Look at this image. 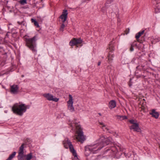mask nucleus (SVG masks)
<instances>
[{"label":"nucleus","mask_w":160,"mask_h":160,"mask_svg":"<svg viewBox=\"0 0 160 160\" xmlns=\"http://www.w3.org/2000/svg\"><path fill=\"white\" fill-rule=\"evenodd\" d=\"M29 105H26L22 102L14 103L12 107V111L13 113L20 116H22L29 108Z\"/></svg>","instance_id":"obj_1"},{"label":"nucleus","mask_w":160,"mask_h":160,"mask_svg":"<svg viewBox=\"0 0 160 160\" xmlns=\"http://www.w3.org/2000/svg\"><path fill=\"white\" fill-rule=\"evenodd\" d=\"M71 126L74 128H75L76 133L77 135L76 136L77 140L82 143L86 140V136L84 135L81 126L78 123L73 121L71 123Z\"/></svg>","instance_id":"obj_2"},{"label":"nucleus","mask_w":160,"mask_h":160,"mask_svg":"<svg viewBox=\"0 0 160 160\" xmlns=\"http://www.w3.org/2000/svg\"><path fill=\"white\" fill-rule=\"evenodd\" d=\"M36 38V36L31 38H24L25 46L35 54H36L37 52Z\"/></svg>","instance_id":"obj_3"},{"label":"nucleus","mask_w":160,"mask_h":160,"mask_svg":"<svg viewBox=\"0 0 160 160\" xmlns=\"http://www.w3.org/2000/svg\"><path fill=\"white\" fill-rule=\"evenodd\" d=\"M63 144L64 147L67 149L68 148V146L67 144H68V145L70 152L73 154L74 160H79L78 157L77 153L75 150L70 141L68 138H67L63 141Z\"/></svg>","instance_id":"obj_4"},{"label":"nucleus","mask_w":160,"mask_h":160,"mask_svg":"<svg viewBox=\"0 0 160 160\" xmlns=\"http://www.w3.org/2000/svg\"><path fill=\"white\" fill-rule=\"evenodd\" d=\"M89 147L88 149H91V152L93 153H96L97 152L104 147L103 144L102 142H100L99 141V139L97 140L94 144L89 145Z\"/></svg>","instance_id":"obj_5"},{"label":"nucleus","mask_w":160,"mask_h":160,"mask_svg":"<svg viewBox=\"0 0 160 160\" xmlns=\"http://www.w3.org/2000/svg\"><path fill=\"white\" fill-rule=\"evenodd\" d=\"M114 50V47L112 43V42H111L108 46L107 49V52H108V63L112 62L113 58L114 57V55L113 53V51Z\"/></svg>","instance_id":"obj_6"},{"label":"nucleus","mask_w":160,"mask_h":160,"mask_svg":"<svg viewBox=\"0 0 160 160\" xmlns=\"http://www.w3.org/2000/svg\"><path fill=\"white\" fill-rule=\"evenodd\" d=\"M68 12L67 10H64L63 11L62 14L60 16V18L62 19V24L60 28L61 31L63 32V29L65 27L64 22L66 21L68 17Z\"/></svg>","instance_id":"obj_7"},{"label":"nucleus","mask_w":160,"mask_h":160,"mask_svg":"<svg viewBox=\"0 0 160 160\" xmlns=\"http://www.w3.org/2000/svg\"><path fill=\"white\" fill-rule=\"evenodd\" d=\"M82 41L80 38H73L70 42L69 44L72 48L73 46H75L76 47H80L82 45Z\"/></svg>","instance_id":"obj_8"},{"label":"nucleus","mask_w":160,"mask_h":160,"mask_svg":"<svg viewBox=\"0 0 160 160\" xmlns=\"http://www.w3.org/2000/svg\"><path fill=\"white\" fill-rule=\"evenodd\" d=\"M69 100L67 102L68 108V110L72 112L74 111V108L73 106V98L72 95L71 94H69Z\"/></svg>","instance_id":"obj_9"},{"label":"nucleus","mask_w":160,"mask_h":160,"mask_svg":"<svg viewBox=\"0 0 160 160\" xmlns=\"http://www.w3.org/2000/svg\"><path fill=\"white\" fill-rule=\"evenodd\" d=\"M99 139V141L100 142H102L103 144V146L106 144L108 145L111 142L112 138L110 137L105 138L103 135L101 136Z\"/></svg>","instance_id":"obj_10"},{"label":"nucleus","mask_w":160,"mask_h":160,"mask_svg":"<svg viewBox=\"0 0 160 160\" xmlns=\"http://www.w3.org/2000/svg\"><path fill=\"white\" fill-rule=\"evenodd\" d=\"M24 144L23 143L19 148L18 151V160H24Z\"/></svg>","instance_id":"obj_11"},{"label":"nucleus","mask_w":160,"mask_h":160,"mask_svg":"<svg viewBox=\"0 0 160 160\" xmlns=\"http://www.w3.org/2000/svg\"><path fill=\"white\" fill-rule=\"evenodd\" d=\"M43 96L49 101H52L55 102H57L59 100V98L53 96L52 95L49 93H45L43 94Z\"/></svg>","instance_id":"obj_12"},{"label":"nucleus","mask_w":160,"mask_h":160,"mask_svg":"<svg viewBox=\"0 0 160 160\" xmlns=\"http://www.w3.org/2000/svg\"><path fill=\"white\" fill-rule=\"evenodd\" d=\"M18 85L14 84L11 86L10 92L13 94H16L18 92Z\"/></svg>","instance_id":"obj_13"},{"label":"nucleus","mask_w":160,"mask_h":160,"mask_svg":"<svg viewBox=\"0 0 160 160\" xmlns=\"http://www.w3.org/2000/svg\"><path fill=\"white\" fill-rule=\"evenodd\" d=\"M145 32L144 30H142L140 31L138 33H137L135 35V38L137 41L140 43L143 42L142 40H140L139 39V38Z\"/></svg>","instance_id":"obj_14"},{"label":"nucleus","mask_w":160,"mask_h":160,"mask_svg":"<svg viewBox=\"0 0 160 160\" xmlns=\"http://www.w3.org/2000/svg\"><path fill=\"white\" fill-rule=\"evenodd\" d=\"M130 128L131 130H133L134 131L137 132H139L141 131V129L139 127L138 123L132 125L130 126Z\"/></svg>","instance_id":"obj_15"},{"label":"nucleus","mask_w":160,"mask_h":160,"mask_svg":"<svg viewBox=\"0 0 160 160\" xmlns=\"http://www.w3.org/2000/svg\"><path fill=\"white\" fill-rule=\"evenodd\" d=\"M116 106V102L114 100H112L110 101L109 103V107L112 109L115 108Z\"/></svg>","instance_id":"obj_16"},{"label":"nucleus","mask_w":160,"mask_h":160,"mask_svg":"<svg viewBox=\"0 0 160 160\" xmlns=\"http://www.w3.org/2000/svg\"><path fill=\"white\" fill-rule=\"evenodd\" d=\"M150 114L152 115V116L157 119L158 118L159 114L154 109L152 110L151 112L150 113Z\"/></svg>","instance_id":"obj_17"},{"label":"nucleus","mask_w":160,"mask_h":160,"mask_svg":"<svg viewBox=\"0 0 160 160\" xmlns=\"http://www.w3.org/2000/svg\"><path fill=\"white\" fill-rule=\"evenodd\" d=\"M89 147V145L85 147V154L86 156H88L91 152V150L90 149H88L87 148Z\"/></svg>","instance_id":"obj_18"},{"label":"nucleus","mask_w":160,"mask_h":160,"mask_svg":"<svg viewBox=\"0 0 160 160\" xmlns=\"http://www.w3.org/2000/svg\"><path fill=\"white\" fill-rule=\"evenodd\" d=\"M99 123L101 125L102 128L104 131H107L108 130V128L106 127L105 125L102 122H99Z\"/></svg>","instance_id":"obj_19"},{"label":"nucleus","mask_w":160,"mask_h":160,"mask_svg":"<svg viewBox=\"0 0 160 160\" xmlns=\"http://www.w3.org/2000/svg\"><path fill=\"white\" fill-rule=\"evenodd\" d=\"M160 38L158 37H153L152 38L151 43L152 44H154L156 43L159 42Z\"/></svg>","instance_id":"obj_20"},{"label":"nucleus","mask_w":160,"mask_h":160,"mask_svg":"<svg viewBox=\"0 0 160 160\" xmlns=\"http://www.w3.org/2000/svg\"><path fill=\"white\" fill-rule=\"evenodd\" d=\"M116 117L118 119L121 121L128 119L127 117L126 116L117 115Z\"/></svg>","instance_id":"obj_21"},{"label":"nucleus","mask_w":160,"mask_h":160,"mask_svg":"<svg viewBox=\"0 0 160 160\" xmlns=\"http://www.w3.org/2000/svg\"><path fill=\"white\" fill-rule=\"evenodd\" d=\"M26 160H31L33 157L32 156V153L30 152L26 155Z\"/></svg>","instance_id":"obj_22"},{"label":"nucleus","mask_w":160,"mask_h":160,"mask_svg":"<svg viewBox=\"0 0 160 160\" xmlns=\"http://www.w3.org/2000/svg\"><path fill=\"white\" fill-rule=\"evenodd\" d=\"M16 152H13L12 154L10 155L8 158L6 160H11L15 156Z\"/></svg>","instance_id":"obj_23"},{"label":"nucleus","mask_w":160,"mask_h":160,"mask_svg":"<svg viewBox=\"0 0 160 160\" xmlns=\"http://www.w3.org/2000/svg\"><path fill=\"white\" fill-rule=\"evenodd\" d=\"M31 21L32 22H33L34 25L36 26L37 27H39V25H38V22L34 19L32 18L31 19Z\"/></svg>","instance_id":"obj_24"},{"label":"nucleus","mask_w":160,"mask_h":160,"mask_svg":"<svg viewBox=\"0 0 160 160\" xmlns=\"http://www.w3.org/2000/svg\"><path fill=\"white\" fill-rule=\"evenodd\" d=\"M113 0H107L105 4L106 6H110V4L112 2Z\"/></svg>","instance_id":"obj_25"},{"label":"nucleus","mask_w":160,"mask_h":160,"mask_svg":"<svg viewBox=\"0 0 160 160\" xmlns=\"http://www.w3.org/2000/svg\"><path fill=\"white\" fill-rule=\"evenodd\" d=\"M129 122L131 124H132V125L138 123L137 121L136 120H134V119L130 120L129 121Z\"/></svg>","instance_id":"obj_26"},{"label":"nucleus","mask_w":160,"mask_h":160,"mask_svg":"<svg viewBox=\"0 0 160 160\" xmlns=\"http://www.w3.org/2000/svg\"><path fill=\"white\" fill-rule=\"evenodd\" d=\"M138 41H134L132 43H131V45L133 47H137V44Z\"/></svg>","instance_id":"obj_27"},{"label":"nucleus","mask_w":160,"mask_h":160,"mask_svg":"<svg viewBox=\"0 0 160 160\" xmlns=\"http://www.w3.org/2000/svg\"><path fill=\"white\" fill-rule=\"evenodd\" d=\"M19 2L20 4L24 5L27 4V0H20L19 1Z\"/></svg>","instance_id":"obj_28"},{"label":"nucleus","mask_w":160,"mask_h":160,"mask_svg":"<svg viewBox=\"0 0 160 160\" xmlns=\"http://www.w3.org/2000/svg\"><path fill=\"white\" fill-rule=\"evenodd\" d=\"M106 7L107 6H106L105 5V7H103L101 9V11L103 13H105L106 12Z\"/></svg>","instance_id":"obj_29"},{"label":"nucleus","mask_w":160,"mask_h":160,"mask_svg":"<svg viewBox=\"0 0 160 160\" xmlns=\"http://www.w3.org/2000/svg\"><path fill=\"white\" fill-rule=\"evenodd\" d=\"M134 47L130 44V47L129 49V51L130 52H132L134 51Z\"/></svg>","instance_id":"obj_30"},{"label":"nucleus","mask_w":160,"mask_h":160,"mask_svg":"<svg viewBox=\"0 0 160 160\" xmlns=\"http://www.w3.org/2000/svg\"><path fill=\"white\" fill-rule=\"evenodd\" d=\"M37 20L38 21H41V22H42V19L40 18H38Z\"/></svg>","instance_id":"obj_31"},{"label":"nucleus","mask_w":160,"mask_h":160,"mask_svg":"<svg viewBox=\"0 0 160 160\" xmlns=\"http://www.w3.org/2000/svg\"><path fill=\"white\" fill-rule=\"evenodd\" d=\"M32 160H36V158L35 156L33 157L32 158Z\"/></svg>","instance_id":"obj_32"},{"label":"nucleus","mask_w":160,"mask_h":160,"mask_svg":"<svg viewBox=\"0 0 160 160\" xmlns=\"http://www.w3.org/2000/svg\"><path fill=\"white\" fill-rule=\"evenodd\" d=\"M18 23L19 24V25H20V24H22V22H18Z\"/></svg>","instance_id":"obj_33"},{"label":"nucleus","mask_w":160,"mask_h":160,"mask_svg":"<svg viewBox=\"0 0 160 160\" xmlns=\"http://www.w3.org/2000/svg\"><path fill=\"white\" fill-rule=\"evenodd\" d=\"M101 62H99L98 63V66H99L100 64H101Z\"/></svg>","instance_id":"obj_34"},{"label":"nucleus","mask_w":160,"mask_h":160,"mask_svg":"<svg viewBox=\"0 0 160 160\" xmlns=\"http://www.w3.org/2000/svg\"><path fill=\"white\" fill-rule=\"evenodd\" d=\"M129 31V29H128V30H126V32H126V34H127L128 33Z\"/></svg>","instance_id":"obj_35"},{"label":"nucleus","mask_w":160,"mask_h":160,"mask_svg":"<svg viewBox=\"0 0 160 160\" xmlns=\"http://www.w3.org/2000/svg\"><path fill=\"white\" fill-rule=\"evenodd\" d=\"M132 80V79H130V82H131Z\"/></svg>","instance_id":"obj_36"},{"label":"nucleus","mask_w":160,"mask_h":160,"mask_svg":"<svg viewBox=\"0 0 160 160\" xmlns=\"http://www.w3.org/2000/svg\"><path fill=\"white\" fill-rule=\"evenodd\" d=\"M22 77H24V75H22Z\"/></svg>","instance_id":"obj_37"},{"label":"nucleus","mask_w":160,"mask_h":160,"mask_svg":"<svg viewBox=\"0 0 160 160\" xmlns=\"http://www.w3.org/2000/svg\"><path fill=\"white\" fill-rule=\"evenodd\" d=\"M87 159L88 160H89V159L88 158H87Z\"/></svg>","instance_id":"obj_38"},{"label":"nucleus","mask_w":160,"mask_h":160,"mask_svg":"<svg viewBox=\"0 0 160 160\" xmlns=\"http://www.w3.org/2000/svg\"><path fill=\"white\" fill-rule=\"evenodd\" d=\"M5 112H6V113H7V111H5Z\"/></svg>","instance_id":"obj_39"},{"label":"nucleus","mask_w":160,"mask_h":160,"mask_svg":"<svg viewBox=\"0 0 160 160\" xmlns=\"http://www.w3.org/2000/svg\"><path fill=\"white\" fill-rule=\"evenodd\" d=\"M118 21H119L118 19Z\"/></svg>","instance_id":"obj_40"}]
</instances>
